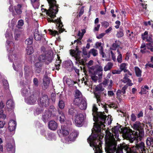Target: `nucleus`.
<instances>
[{
	"instance_id": "obj_1",
	"label": "nucleus",
	"mask_w": 153,
	"mask_h": 153,
	"mask_svg": "<svg viewBox=\"0 0 153 153\" xmlns=\"http://www.w3.org/2000/svg\"><path fill=\"white\" fill-rule=\"evenodd\" d=\"M107 144L106 153H123V150L124 149L126 153H146L144 143L141 142L139 144H136L135 146L131 148H129L125 143H123L118 146L117 148L116 140L113 137H111Z\"/></svg>"
},
{
	"instance_id": "obj_2",
	"label": "nucleus",
	"mask_w": 153,
	"mask_h": 153,
	"mask_svg": "<svg viewBox=\"0 0 153 153\" xmlns=\"http://www.w3.org/2000/svg\"><path fill=\"white\" fill-rule=\"evenodd\" d=\"M93 114L94 116V120L95 122L94 124H95L94 126V128L92 129V133H93V130L96 132L97 134H99L101 132L102 129L105 126V124L108 121V124L109 125L111 122L110 118L109 117L106 120V115L104 114L102 112H97V108L96 105L94 104L93 107ZM103 129H102V131Z\"/></svg>"
},
{
	"instance_id": "obj_3",
	"label": "nucleus",
	"mask_w": 153,
	"mask_h": 153,
	"mask_svg": "<svg viewBox=\"0 0 153 153\" xmlns=\"http://www.w3.org/2000/svg\"><path fill=\"white\" fill-rule=\"evenodd\" d=\"M49 6V8L47 10L46 9H42V12L44 11H46V14L51 18H47V20L49 22H53L56 23L58 24V27L59 31L62 32L64 30V29L62 28L63 25L62 22L60 20V18L57 20H54L52 18L56 16V14L58 12V5L56 4V1L55 0H47Z\"/></svg>"
},
{
	"instance_id": "obj_4",
	"label": "nucleus",
	"mask_w": 153,
	"mask_h": 153,
	"mask_svg": "<svg viewBox=\"0 0 153 153\" xmlns=\"http://www.w3.org/2000/svg\"><path fill=\"white\" fill-rule=\"evenodd\" d=\"M144 135V132L141 129L138 131H132L131 129L125 128L123 131V136L125 139L129 140L131 143L140 140Z\"/></svg>"
},
{
	"instance_id": "obj_5",
	"label": "nucleus",
	"mask_w": 153,
	"mask_h": 153,
	"mask_svg": "<svg viewBox=\"0 0 153 153\" xmlns=\"http://www.w3.org/2000/svg\"><path fill=\"white\" fill-rule=\"evenodd\" d=\"M100 135L99 134H95L92 136H90L88 138L87 140L88 142L89 143L90 146L91 147H93L94 150V151L95 153H101L102 152L101 149V142L100 140L97 141L94 140L96 139H98Z\"/></svg>"
},
{
	"instance_id": "obj_6",
	"label": "nucleus",
	"mask_w": 153,
	"mask_h": 153,
	"mask_svg": "<svg viewBox=\"0 0 153 153\" xmlns=\"http://www.w3.org/2000/svg\"><path fill=\"white\" fill-rule=\"evenodd\" d=\"M8 59L10 61L13 62V67L14 70L17 71L21 67V61L18 56L15 53L8 54Z\"/></svg>"
},
{
	"instance_id": "obj_7",
	"label": "nucleus",
	"mask_w": 153,
	"mask_h": 153,
	"mask_svg": "<svg viewBox=\"0 0 153 153\" xmlns=\"http://www.w3.org/2000/svg\"><path fill=\"white\" fill-rule=\"evenodd\" d=\"M142 38L144 40L148 42L147 43V48L153 52V42L151 37L148 36V32L145 31L142 34Z\"/></svg>"
},
{
	"instance_id": "obj_8",
	"label": "nucleus",
	"mask_w": 153,
	"mask_h": 153,
	"mask_svg": "<svg viewBox=\"0 0 153 153\" xmlns=\"http://www.w3.org/2000/svg\"><path fill=\"white\" fill-rule=\"evenodd\" d=\"M80 52V51L77 50H71L70 53L72 56H73L75 58L76 60L79 63L84 65L85 61V60L81 59L79 56Z\"/></svg>"
},
{
	"instance_id": "obj_9",
	"label": "nucleus",
	"mask_w": 153,
	"mask_h": 153,
	"mask_svg": "<svg viewBox=\"0 0 153 153\" xmlns=\"http://www.w3.org/2000/svg\"><path fill=\"white\" fill-rule=\"evenodd\" d=\"M84 119V116L82 114L77 113L75 116L74 120L76 125L78 127L81 126Z\"/></svg>"
},
{
	"instance_id": "obj_10",
	"label": "nucleus",
	"mask_w": 153,
	"mask_h": 153,
	"mask_svg": "<svg viewBox=\"0 0 153 153\" xmlns=\"http://www.w3.org/2000/svg\"><path fill=\"white\" fill-rule=\"evenodd\" d=\"M112 132L113 134H111V133H109V134L108 136V138L106 140L105 142L106 144L108 143V141L109 140L111 137H113L114 135L115 137H117L118 136L119 133L120 132V128L118 126H116L114 128H112Z\"/></svg>"
},
{
	"instance_id": "obj_11",
	"label": "nucleus",
	"mask_w": 153,
	"mask_h": 153,
	"mask_svg": "<svg viewBox=\"0 0 153 153\" xmlns=\"http://www.w3.org/2000/svg\"><path fill=\"white\" fill-rule=\"evenodd\" d=\"M39 104L41 105L42 107H46L49 104V99L48 96L46 95H42L38 100Z\"/></svg>"
},
{
	"instance_id": "obj_12",
	"label": "nucleus",
	"mask_w": 153,
	"mask_h": 153,
	"mask_svg": "<svg viewBox=\"0 0 153 153\" xmlns=\"http://www.w3.org/2000/svg\"><path fill=\"white\" fill-rule=\"evenodd\" d=\"M6 44V48L9 52V53L11 54L12 53H14L13 52L16 47V44L13 42L8 40L7 41Z\"/></svg>"
},
{
	"instance_id": "obj_13",
	"label": "nucleus",
	"mask_w": 153,
	"mask_h": 153,
	"mask_svg": "<svg viewBox=\"0 0 153 153\" xmlns=\"http://www.w3.org/2000/svg\"><path fill=\"white\" fill-rule=\"evenodd\" d=\"M94 94L95 97L97 99V102L98 105L103 108L104 109L105 111L107 112L108 110L107 108V107L106 106V105L105 104H104V103L103 104L101 102L100 94L98 93L95 92L94 93Z\"/></svg>"
},
{
	"instance_id": "obj_14",
	"label": "nucleus",
	"mask_w": 153,
	"mask_h": 153,
	"mask_svg": "<svg viewBox=\"0 0 153 153\" xmlns=\"http://www.w3.org/2000/svg\"><path fill=\"white\" fill-rule=\"evenodd\" d=\"M52 54H47L46 55H40L39 58V60L42 62H44L45 59H46L49 62H50L52 61Z\"/></svg>"
},
{
	"instance_id": "obj_15",
	"label": "nucleus",
	"mask_w": 153,
	"mask_h": 153,
	"mask_svg": "<svg viewBox=\"0 0 153 153\" xmlns=\"http://www.w3.org/2000/svg\"><path fill=\"white\" fill-rule=\"evenodd\" d=\"M6 147L10 153H14L15 152V144L13 140L11 142L7 143L6 145Z\"/></svg>"
},
{
	"instance_id": "obj_16",
	"label": "nucleus",
	"mask_w": 153,
	"mask_h": 153,
	"mask_svg": "<svg viewBox=\"0 0 153 153\" xmlns=\"http://www.w3.org/2000/svg\"><path fill=\"white\" fill-rule=\"evenodd\" d=\"M37 98L34 94H30L26 100V102L30 104H33L36 101Z\"/></svg>"
},
{
	"instance_id": "obj_17",
	"label": "nucleus",
	"mask_w": 153,
	"mask_h": 153,
	"mask_svg": "<svg viewBox=\"0 0 153 153\" xmlns=\"http://www.w3.org/2000/svg\"><path fill=\"white\" fill-rule=\"evenodd\" d=\"M144 124L139 121L136 122L133 125V128L137 131L141 130L144 127Z\"/></svg>"
},
{
	"instance_id": "obj_18",
	"label": "nucleus",
	"mask_w": 153,
	"mask_h": 153,
	"mask_svg": "<svg viewBox=\"0 0 153 153\" xmlns=\"http://www.w3.org/2000/svg\"><path fill=\"white\" fill-rule=\"evenodd\" d=\"M102 44L101 42H97L95 44V46L97 48L99 49L100 53L102 55V57L104 58L105 56V55L103 51V47Z\"/></svg>"
},
{
	"instance_id": "obj_19",
	"label": "nucleus",
	"mask_w": 153,
	"mask_h": 153,
	"mask_svg": "<svg viewBox=\"0 0 153 153\" xmlns=\"http://www.w3.org/2000/svg\"><path fill=\"white\" fill-rule=\"evenodd\" d=\"M112 83V81L109 79H105L102 83V84L105 86H107L109 90L111 89Z\"/></svg>"
},
{
	"instance_id": "obj_20",
	"label": "nucleus",
	"mask_w": 153,
	"mask_h": 153,
	"mask_svg": "<svg viewBox=\"0 0 153 153\" xmlns=\"http://www.w3.org/2000/svg\"><path fill=\"white\" fill-rule=\"evenodd\" d=\"M8 129L10 131L15 130L16 126V122L13 120H10L8 124Z\"/></svg>"
},
{
	"instance_id": "obj_21",
	"label": "nucleus",
	"mask_w": 153,
	"mask_h": 153,
	"mask_svg": "<svg viewBox=\"0 0 153 153\" xmlns=\"http://www.w3.org/2000/svg\"><path fill=\"white\" fill-rule=\"evenodd\" d=\"M78 135V134L76 132H72L70 134L68 138L66 139V140L68 141H74L75 140Z\"/></svg>"
},
{
	"instance_id": "obj_22",
	"label": "nucleus",
	"mask_w": 153,
	"mask_h": 153,
	"mask_svg": "<svg viewBox=\"0 0 153 153\" xmlns=\"http://www.w3.org/2000/svg\"><path fill=\"white\" fill-rule=\"evenodd\" d=\"M48 126L50 129L54 130H56L57 128V124L55 121H51L49 122Z\"/></svg>"
},
{
	"instance_id": "obj_23",
	"label": "nucleus",
	"mask_w": 153,
	"mask_h": 153,
	"mask_svg": "<svg viewBox=\"0 0 153 153\" xmlns=\"http://www.w3.org/2000/svg\"><path fill=\"white\" fill-rule=\"evenodd\" d=\"M51 113L49 111H47L42 115V119L45 123L46 122L51 116Z\"/></svg>"
},
{
	"instance_id": "obj_24",
	"label": "nucleus",
	"mask_w": 153,
	"mask_h": 153,
	"mask_svg": "<svg viewBox=\"0 0 153 153\" xmlns=\"http://www.w3.org/2000/svg\"><path fill=\"white\" fill-rule=\"evenodd\" d=\"M50 83V79L47 75H45L43 79V85L44 87L46 89Z\"/></svg>"
},
{
	"instance_id": "obj_25",
	"label": "nucleus",
	"mask_w": 153,
	"mask_h": 153,
	"mask_svg": "<svg viewBox=\"0 0 153 153\" xmlns=\"http://www.w3.org/2000/svg\"><path fill=\"white\" fill-rule=\"evenodd\" d=\"M146 144L149 146V148H152L153 150V138L151 137H148L146 140Z\"/></svg>"
},
{
	"instance_id": "obj_26",
	"label": "nucleus",
	"mask_w": 153,
	"mask_h": 153,
	"mask_svg": "<svg viewBox=\"0 0 153 153\" xmlns=\"http://www.w3.org/2000/svg\"><path fill=\"white\" fill-rule=\"evenodd\" d=\"M127 76V74H126L125 75L124 78L122 80V81L124 83L127 84L130 86L132 85L133 83L131 82V81L128 78Z\"/></svg>"
},
{
	"instance_id": "obj_27",
	"label": "nucleus",
	"mask_w": 153,
	"mask_h": 153,
	"mask_svg": "<svg viewBox=\"0 0 153 153\" xmlns=\"http://www.w3.org/2000/svg\"><path fill=\"white\" fill-rule=\"evenodd\" d=\"M139 10L143 13H146L147 8V4H140L139 5Z\"/></svg>"
},
{
	"instance_id": "obj_28",
	"label": "nucleus",
	"mask_w": 153,
	"mask_h": 153,
	"mask_svg": "<svg viewBox=\"0 0 153 153\" xmlns=\"http://www.w3.org/2000/svg\"><path fill=\"white\" fill-rule=\"evenodd\" d=\"M58 133L62 134L63 135H67L69 134V132L66 127L64 126H61V129L58 131Z\"/></svg>"
},
{
	"instance_id": "obj_29",
	"label": "nucleus",
	"mask_w": 153,
	"mask_h": 153,
	"mask_svg": "<svg viewBox=\"0 0 153 153\" xmlns=\"http://www.w3.org/2000/svg\"><path fill=\"white\" fill-rule=\"evenodd\" d=\"M7 108L9 109L12 110L14 107V103L12 99L8 100L6 103Z\"/></svg>"
},
{
	"instance_id": "obj_30",
	"label": "nucleus",
	"mask_w": 153,
	"mask_h": 153,
	"mask_svg": "<svg viewBox=\"0 0 153 153\" xmlns=\"http://www.w3.org/2000/svg\"><path fill=\"white\" fill-rule=\"evenodd\" d=\"M80 108L82 110H85L87 108V103L85 99L82 100L81 103L79 106Z\"/></svg>"
},
{
	"instance_id": "obj_31",
	"label": "nucleus",
	"mask_w": 153,
	"mask_h": 153,
	"mask_svg": "<svg viewBox=\"0 0 153 153\" xmlns=\"http://www.w3.org/2000/svg\"><path fill=\"white\" fill-rule=\"evenodd\" d=\"M149 87L147 85H146L142 87L141 91L140 92L142 94H146L148 92L149 90Z\"/></svg>"
},
{
	"instance_id": "obj_32",
	"label": "nucleus",
	"mask_w": 153,
	"mask_h": 153,
	"mask_svg": "<svg viewBox=\"0 0 153 153\" xmlns=\"http://www.w3.org/2000/svg\"><path fill=\"white\" fill-rule=\"evenodd\" d=\"M113 65V63L111 62H108L104 68V71H108L110 70L112 68Z\"/></svg>"
},
{
	"instance_id": "obj_33",
	"label": "nucleus",
	"mask_w": 153,
	"mask_h": 153,
	"mask_svg": "<svg viewBox=\"0 0 153 153\" xmlns=\"http://www.w3.org/2000/svg\"><path fill=\"white\" fill-rule=\"evenodd\" d=\"M128 66V64L126 63H122L120 65V70L121 72L123 71L124 72H126L127 71L126 68Z\"/></svg>"
},
{
	"instance_id": "obj_34",
	"label": "nucleus",
	"mask_w": 153,
	"mask_h": 153,
	"mask_svg": "<svg viewBox=\"0 0 153 153\" xmlns=\"http://www.w3.org/2000/svg\"><path fill=\"white\" fill-rule=\"evenodd\" d=\"M34 37L36 40H39L42 37V35L38 31H36L34 34Z\"/></svg>"
},
{
	"instance_id": "obj_35",
	"label": "nucleus",
	"mask_w": 153,
	"mask_h": 153,
	"mask_svg": "<svg viewBox=\"0 0 153 153\" xmlns=\"http://www.w3.org/2000/svg\"><path fill=\"white\" fill-rule=\"evenodd\" d=\"M68 113L71 115H74L75 114L76 115L78 113L76 110L72 107L69 108Z\"/></svg>"
},
{
	"instance_id": "obj_36",
	"label": "nucleus",
	"mask_w": 153,
	"mask_h": 153,
	"mask_svg": "<svg viewBox=\"0 0 153 153\" xmlns=\"http://www.w3.org/2000/svg\"><path fill=\"white\" fill-rule=\"evenodd\" d=\"M21 7V5L19 4H18L14 7L15 10L17 14H19L22 13Z\"/></svg>"
},
{
	"instance_id": "obj_37",
	"label": "nucleus",
	"mask_w": 153,
	"mask_h": 153,
	"mask_svg": "<svg viewBox=\"0 0 153 153\" xmlns=\"http://www.w3.org/2000/svg\"><path fill=\"white\" fill-rule=\"evenodd\" d=\"M63 80L65 81L66 83L68 85L74 84L75 83L72 80L70 79L67 78L66 76L64 77Z\"/></svg>"
},
{
	"instance_id": "obj_38",
	"label": "nucleus",
	"mask_w": 153,
	"mask_h": 153,
	"mask_svg": "<svg viewBox=\"0 0 153 153\" xmlns=\"http://www.w3.org/2000/svg\"><path fill=\"white\" fill-rule=\"evenodd\" d=\"M82 93L78 90L76 89L75 91V97L79 98H82Z\"/></svg>"
},
{
	"instance_id": "obj_39",
	"label": "nucleus",
	"mask_w": 153,
	"mask_h": 153,
	"mask_svg": "<svg viewBox=\"0 0 153 153\" xmlns=\"http://www.w3.org/2000/svg\"><path fill=\"white\" fill-rule=\"evenodd\" d=\"M134 69L136 76L138 77H140L141 76V71L137 67H135Z\"/></svg>"
},
{
	"instance_id": "obj_40",
	"label": "nucleus",
	"mask_w": 153,
	"mask_h": 153,
	"mask_svg": "<svg viewBox=\"0 0 153 153\" xmlns=\"http://www.w3.org/2000/svg\"><path fill=\"white\" fill-rule=\"evenodd\" d=\"M57 59H56L55 65L56 67V69L58 70L59 69V67L60 65V64L61 62V60H60V57L58 56Z\"/></svg>"
},
{
	"instance_id": "obj_41",
	"label": "nucleus",
	"mask_w": 153,
	"mask_h": 153,
	"mask_svg": "<svg viewBox=\"0 0 153 153\" xmlns=\"http://www.w3.org/2000/svg\"><path fill=\"white\" fill-rule=\"evenodd\" d=\"M59 114V118L60 121V123H62L64 122L65 120V117L63 112L62 111L60 112Z\"/></svg>"
},
{
	"instance_id": "obj_42",
	"label": "nucleus",
	"mask_w": 153,
	"mask_h": 153,
	"mask_svg": "<svg viewBox=\"0 0 153 153\" xmlns=\"http://www.w3.org/2000/svg\"><path fill=\"white\" fill-rule=\"evenodd\" d=\"M82 100L83 99L82 98H75L74 100V103L75 105H76L79 106V105L81 103Z\"/></svg>"
},
{
	"instance_id": "obj_43",
	"label": "nucleus",
	"mask_w": 153,
	"mask_h": 153,
	"mask_svg": "<svg viewBox=\"0 0 153 153\" xmlns=\"http://www.w3.org/2000/svg\"><path fill=\"white\" fill-rule=\"evenodd\" d=\"M26 52L27 54L30 55L33 52V49L32 46H29L27 47Z\"/></svg>"
},
{
	"instance_id": "obj_44",
	"label": "nucleus",
	"mask_w": 153,
	"mask_h": 153,
	"mask_svg": "<svg viewBox=\"0 0 153 153\" xmlns=\"http://www.w3.org/2000/svg\"><path fill=\"white\" fill-rule=\"evenodd\" d=\"M41 106H40V107L37 108L35 112L34 113L35 115H38L40 114L42 111L43 109L41 107Z\"/></svg>"
},
{
	"instance_id": "obj_45",
	"label": "nucleus",
	"mask_w": 153,
	"mask_h": 153,
	"mask_svg": "<svg viewBox=\"0 0 153 153\" xmlns=\"http://www.w3.org/2000/svg\"><path fill=\"white\" fill-rule=\"evenodd\" d=\"M89 53H91L94 56H97L98 54L97 51L94 48L91 49Z\"/></svg>"
},
{
	"instance_id": "obj_46",
	"label": "nucleus",
	"mask_w": 153,
	"mask_h": 153,
	"mask_svg": "<svg viewBox=\"0 0 153 153\" xmlns=\"http://www.w3.org/2000/svg\"><path fill=\"white\" fill-rule=\"evenodd\" d=\"M118 54H119L117 57V60L118 62L121 63L122 62V56L121 54L120 53L119 51L117 50V51Z\"/></svg>"
},
{
	"instance_id": "obj_47",
	"label": "nucleus",
	"mask_w": 153,
	"mask_h": 153,
	"mask_svg": "<svg viewBox=\"0 0 153 153\" xmlns=\"http://www.w3.org/2000/svg\"><path fill=\"white\" fill-rule=\"evenodd\" d=\"M33 6L37 7L39 6V0H30Z\"/></svg>"
},
{
	"instance_id": "obj_48",
	"label": "nucleus",
	"mask_w": 153,
	"mask_h": 153,
	"mask_svg": "<svg viewBox=\"0 0 153 153\" xmlns=\"http://www.w3.org/2000/svg\"><path fill=\"white\" fill-rule=\"evenodd\" d=\"M21 93L24 96H27L28 93V91L26 88H24L22 90Z\"/></svg>"
},
{
	"instance_id": "obj_49",
	"label": "nucleus",
	"mask_w": 153,
	"mask_h": 153,
	"mask_svg": "<svg viewBox=\"0 0 153 153\" xmlns=\"http://www.w3.org/2000/svg\"><path fill=\"white\" fill-rule=\"evenodd\" d=\"M5 36L8 39H11L13 37L11 33L9 31H6L5 34Z\"/></svg>"
},
{
	"instance_id": "obj_50",
	"label": "nucleus",
	"mask_w": 153,
	"mask_h": 153,
	"mask_svg": "<svg viewBox=\"0 0 153 153\" xmlns=\"http://www.w3.org/2000/svg\"><path fill=\"white\" fill-rule=\"evenodd\" d=\"M3 83L5 89H8L9 88V84L7 80L4 79L3 81Z\"/></svg>"
},
{
	"instance_id": "obj_51",
	"label": "nucleus",
	"mask_w": 153,
	"mask_h": 153,
	"mask_svg": "<svg viewBox=\"0 0 153 153\" xmlns=\"http://www.w3.org/2000/svg\"><path fill=\"white\" fill-rule=\"evenodd\" d=\"M82 53L83 55L86 56L87 57L89 58L90 56L89 53H88L87 51L85 48H83L82 49Z\"/></svg>"
},
{
	"instance_id": "obj_52",
	"label": "nucleus",
	"mask_w": 153,
	"mask_h": 153,
	"mask_svg": "<svg viewBox=\"0 0 153 153\" xmlns=\"http://www.w3.org/2000/svg\"><path fill=\"white\" fill-rule=\"evenodd\" d=\"M33 42L32 38H29L27 39L25 41V43L27 45H31Z\"/></svg>"
},
{
	"instance_id": "obj_53",
	"label": "nucleus",
	"mask_w": 153,
	"mask_h": 153,
	"mask_svg": "<svg viewBox=\"0 0 153 153\" xmlns=\"http://www.w3.org/2000/svg\"><path fill=\"white\" fill-rule=\"evenodd\" d=\"M48 31H49V34L53 36H55L58 33L57 31L55 30L53 31L51 29H48Z\"/></svg>"
},
{
	"instance_id": "obj_54",
	"label": "nucleus",
	"mask_w": 153,
	"mask_h": 153,
	"mask_svg": "<svg viewBox=\"0 0 153 153\" xmlns=\"http://www.w3.org/2000/svg\"><path fill=\"white\" fill-rule=\"evenodd\" d=\"M59 106L60 108L61 109H63L65 106L64 102L62 100H60L59 102Z\"/></svg>"
},
{
	"instance_id": "obj_55",
	"label": "nucleus",
	"mask_w": 153,
	"mask_h": 153,
	"mask_svg": "<svg viewBox=\"0 0 153 153\" xmlns=\"http://www.w3.org/2000/svg\"><path fill=\"white\" fill-rule=\"evenodd\" d=\"M49 140H53L56 139V137L55 135L53 134H50L48 136Z\"/></svg>"
},
{
	"instance_id": "obj_56",
	"label": "nucleus",
	"mask_w": 153,
	"mask_h": 153,
	"mask_svg": "<svg viewBox=\"0 0 153 153\" xmlns=\"http://www.w3.org/2000/svg\"><path fill=\"white\" fill-rule=\"evenodd\" d=\"M24 25V21L22 19L19 20L18 22L17 27L19 28H20Z\"/></svg>"
},
{
	"instance_id": "obj_57",
	"label": "nucleus",
	"mask_w": 153,
	"mask_h": 153,
	"mask_svg": "<svg viewBox=\"0 0 153 153\" xmlns=\"http://www.w3.org/2000/svg\"><path fill=\"white\" fill-rule=\"evenodd\" d=\"M123 36V33L122 30H120V31L118 32L117 34V36L118 38L121 37Z\"/></svg>"
},
{
	"instance_id": "obj_58",
	"label": "nucleus",
	"mask_w": 153,
	"mask_h": 153,
	"mask_svg": "<svg viewBox=\"0 0 153 153\" xmlns=\"http://www.w3.org/2000/svg\"><path fill=\"white\" fill-rule=\"evenodd\" d=\"M43 63L40 61V62H36L35 64V66L36 68L40 69Z\"/></svg>"
},
{
	"instance_id": "obj_59",
	"label": "nucleus",
	"mask_w": 153,
	"mask_h": 153,
	"mask_svg": "<svg viewBox=\"0 0 153 153\" xmlns=\"http://www.w3.org/2000/svg\"><path fill=\"white\" fill-rule=\"evenodd\" d=\"M96 90L97 91H102L103 90L101 85H99L96 87Z\"/></svg>"
},
{
	"instance_id": "obj_60",
	"label": "nucleus",
	"mask_w": 153,
	"mask_h": 153,
	"mask_svg": "<svg viewBox=\"0 0 153 153\" xmlns=\"http://www.w3.org/2000/svg\"><path fill=\"white\" fill-rule=\"evenodd\" d=\"M121 72V71L120 70H113L112 71V73L114 74H119Z\"/></svg>"
},
{
	"instance_id": "obj_61",
	"label": "nucleus",
	"mask_w": 153,
	"mask_h": 153,
	"mask_svg": "<svg viewBox=\"0 0 153 153\" xmlns=\"http://www.w3.org/2000/svg\"><path fill=\"white\" fill-rule=\"evenodd\" d=\"M84 8L83 7H82L80 9V11L79 13L77 15V17H79L81 16L82 15L84 12Z\"/></svg>"
},
{
	"instance_id": "obj_62",
	"label": "nucleus",
	"mask_w": 153,
	"mask_h": 153,
	"mask_svg": "<svg viewBox=\"0 0 153 153\" xmlns=\"http://www.w3.org/2000/svg\"><path fill=\"white\" fill-rule=\"evenodd\" d=\"M91 78L92 80L95 82L99 78L97 76L94 75H92Z\"/></svg>"
},
{
	"instance_id": "obj_63",
	"label": "nucleus",
	"mask_w": 153,
	"mask_h": 153,
	"mask_svg": "<svg viewBox=\"0 0 153 153\" xmlns=\"http://www.w3.org/2000/svg\"><path fill=\"white\" fill-rule=\"evenodd\" d=\"M20 34L19 32L15 33L14 35V38L16 40H18V38L20 37Z\"/></svg>"
},
{
	"instance_id": "obj_64",
	"label": "nucleus",
	"mask_w": 153,
	"mask_h": 153,
	"mask_svg": "<svg viewBox=\"0 0 153 153\" xmlns=\"http://www.w3.org/2000/svg\"><path fill=\"white\" fill-rule=\"evenodd\" d=\"M102 25L105 28H107L109 25V23L106 21L102 23Z\"/></svg>"
}]
</instances>
